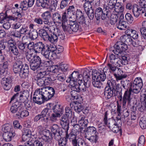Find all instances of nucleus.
<instances>
[{
	"instance_id": "obj_1",
	"label": "nucleus",
	"mask_w": 146,
	"mask_h": 146,
	"mask_svg": "<svg viewBox=\"0 0 146 146\" xmlns=\"http://www.w3.org/2000/svg\"><path fill=\"white\" fill-rule=\"evenodd\" d=\"M35 51L36 53H41L45 58L48 59L52 57V53L56 49V46L54 44L50 45L44 44L41 42L35 43Z\"/></svg>"
},
{
	"instance_id": "obj_2",
	"label": "nucleus",
	"mask_w": 146,
	"mask_h": 146,
	"mask_svg": "<svg viewBox=\"0 0 146 146\" xmlns=\"http://www.w3.org/2000/svg\"><path fill=\"white\" fill-rule=\"evenodd\" d=\"M119 84L117 85L116 81L113 79L108 81L104 93L107 99H109L112 97L115 96L117 95L118 92H119Z\"/></svg>"
},
{
	"instance_id": "obj_3",
	"label": "nucleus",
	"mask_w": 146,
	"mask_h": 146,
	"mask_svg": "<svg viewBox=\"0 0 146 146\" xmlns=\"http://www.w3.org/2000/svg\"><path fill=\"white\" fill-rule=\"evenodd\" d=\"M13 70L15 74H19L21 78H25L28 76L29 67L27 64H23L22 61L18 60L13 64Z\"/></svg>"
},
{
	"instance_id": "obj_4",
	"label": "nucleus",
	"mask_w": 146,
	"mask_h": 146,
	"mask_svg": "<svg viewBox=\"0 0 146 146\" xmlns=\"http://www.w3.org/2000/svg\"><path fill=\"white\" fill-rule=\"evenodd\" d=\"M121 84L123 87L127 90L125 91L123 96V107L125 108L127 102L128 105H129L132 98L131 97V92L132 91V84L128 80L122 81Z\"/></svg>"
},
{
	"instance_id": "obj_5",
	"label": "nucleus",
	"mask_w": 146,
	"mask_h": 146,
	"mask_svg": "<svg viewBox=\"0 0 146 146\" xmlns=\"http://www.w3.org/2000/svg\"><path fill=\"white\" fill-rule=\"evenodd\" d=\"M110 13L107 6H104L103 9L100 7L97 8L95 12V17L96 19V23L98 25L101 19L103 20L108 19L110 17Z\"/></svg>"
},
{
	"instance_id": "obj_6",
	"label": "nucleus",
	"mask_w": 146,
	"mask_h": 146,
	"mask_svg": "<svg viewBox=\"0 0 146 146\" xmlns=\"http://www.w3.org/2000/svg\"><path fill=\"white\" fill-rule=\"evenodd\" d=\"M48 73V72L44 71L40 72L37 74L35 80L36 81L38 86H45L52 81L50 78L47 77Z\"/></svg>"
},
{
	"instance_id": "obj_7",
	"label": "nucleus",
	"mask_w": 146,
	"mask_h": 146,
	"mask_svg": "<svg viewBox=\"0 0 146 146\" xmlns=\"http://www.w3.org/2000/svg\"><path fill=\"white\" fill-rule=\"evenodd\" d=\"M107 115L108 112L106 111L105 114L104 120V124L113 132L117 133L119 130V129L116 121L112 118L109 119L107 120Z\"/></svg>"
},
{
	"instance_id": "obj_8",
	"label": "nucleus",
	"mask_w": 146,
	"mask_h": 146,
	"mask_svg": "<svg viewBox=\"0 0 146 146\" xmlns=\"http://www.w3.org/2000/svg\"><path fill=\"white\" fill-rule=\"evenodd\" d=\"M40 93L44 101H47L52 98L54 94V89L51 87H45L41 88Z\"/></svg>"
},
{
	"instance_id": "obj_9",
	"label": "nucleus",
	"mask_w": 146,
	"mask_h": 146,
	"mask_svg": "<svg viewBox=\"0 0 146 146\" xmlns=\"http://www.w3.org/2000/svg\"><path fill=\"white\" fill-rule=\"evenodd\" d=\"M115 50H113V52L115 54L120 55L123 52H125L127 49V45L121 41L117 42L114 46Z\"/></svg>"
},
{
	"instance_id": "obj_10",
	"label": "nucleus",
	"mask_w": 146,
	"mask_h": 146,
	"mask_svg": "<svg viewBox=\"0 0 146 146\" xmlns=\"http://www.w3.org/2000/svg\"><path fill=\"white\" fill-rule=\"evenodd\" d=\"M107 69L106 67H105L104 69V72L100 73L97 72V71L96 70H94L92 71V82L95 81H104L106 78V76L105 73L106 72L105 70Z\"/></svg>"
},
{
	"instance_id": "obj_11",
	"label": "nucleus",
	"mask_w": 146,
	"mask_h": 146,
	"mask_svg": "<svg viewBox=\"0 0 146 146\" xmlns=\"http://www.w3.org/2000/svg\"><path fill=\"white\" fill-rule=\"evenodd\" d=\"M69 140L72 142L73 146H80V143H81L83 140L82 138H77V135L74 133L72 129L69 134Z\"/></svg>"
},
{
	"instance_id": "obj_12",
	"label": "nucleus",
	"mask_w": 146,
	"mask_h": 146,
	"mask_svg": "<svg viewBox=\"0 0 146 146\" xmlns=\"http://www.w3.org/2000/svg\"><path fill=\"white\" fill-rule=\"evenodd\" d=\"M52 18L54 21L60 23H62L64 21V20H65L67 19L66 13L64 12L63 13L61 17L59 14L55 13L53 14Z\"/></svg>"
},
{
	"instance_id": "obj_13",
	"label": "nucleus",
	"mask_w": 146,
	"mask_h": 146,
	"mask_svg": "<svg viewBox=\"0 0 146 146\" xmlns=\"http://www.w3.org/2000/svg\"><path fill=\"white\" fill-rule=\"evenodd\" d=\"M144 9H142L139 4L138 5H134L132 7V10L134 16L136 18H138L141 13L145 12L146 8Z\"/></svg>"
},
{
	"instance_id": "obj_14",
	"label": "nucleus",
	"mask_w": 146,
	"mask_h": 146,
	"mask_svg": "<svg viewBox=\"0 0 146 146\" xmlns=\"http://www.w3.org/2000/svg\"><path fill=\"white\" fill-rule=\"evenodd\" d=\"M43 135L44 137H45L46 139H44V137H42V138H44L45 141L46 142L48 143L47 146H52V139L53 138V135L49 130H45L43 132Z\"/></svg>"
},
{
	"instance_id": "obj_15",
	"label": "nucleus",
	"mask_w": 146,
	"mask_h": 146,
	"mask_svg": "<svg viewBox=\"0 0 146 146\" xmlns=\"http://www.w3.org/2000/svg\"><path fill=\"white\" fill-rule=\"evenodd\" d=\"M12 81V79L10 77L4 78L2 79L1 84L5 90H8L10 89Z\"/></svg>"
},
{
	"instance_id": "obj_16",
	"label": "nucleus",
	"mask_w": 146,
	"mask_h": 146,
	"mask_svg": "<svg viewBox=\"0 0 146 146\" xmlns=\"http://www.w3.org/2000/svg\"><path fill=\"white\" fill-rule=\"evenodd\" d=\"M33 101L34 102L40 105L44 102V100L40 93V91H35L33 95Z\"/></svg>"
},
{
	"instance_id": "obj_17",
	"label": "nucleus",
	"mask_w": 146,
	"mask_h": 146,
	"mask_svg": "<svg viewBox=\"0 0 146 146\" xmlns=\"http://www.w3.org/2000/svg\"><path fill=\"white\" fill-rule=\"evenodd\" d=\"M82 76V74H80L78 71H74L68 77V79L66 80L67 82H70L71 83L72 82L74 84L75 81L76 82V80L78 79V76Z\"/></svg>"
},
{
	"instance_id": "obj_18",
	"label": "nucleus",
	"mask_w": 146,
	"mask_h": 146,
	"mask_svg": "<svg viewBox=\"0 0 146 146\" xmlns=\"http://www.w3.org/2000/svg\"><path fill=\"white\" fill-rule=\"evenodd\" d=\"M69 119H68V118H64V117L61 118L60 124L62 128L65 130L66 134H68V131L69 128Z\"/></svg>"
},
{
	"instance_id": "obj_19",
	"label": "nucleus",
	"mask_w": 146,
	"mask_h": 146,
	"mask_svg": "<svg viewBox=\"0 0 146 146\" xmlns=\"http://www.w3.org/2000/svg\"><path fill=\"white\" fill-rule=\"evenodd\" d=\"M51 112V110L48 108H46L44 109L41 112V114H39L40 119L43 118V120H44V117H45V119L48 120V118L50 116Z\"/></svg>"
},
{
	"instance_id": "obj_20",
	"label": "nucleus",
	"mask_w": 146,
	"mask_h": 146,
	"mask_svg": "<svg viewBox=\"0 0 146 146\" xmlns=\"http://www.w3.org/2000/svg\"><path fill=\"white\" fill-rule=\"evenodd\" d=\"M62 23V26L64 31L69 34L72 33V30H71V24H68L67 19Z\"/></svg>"
},
{
	"instance_id": "obj_21",
	"label": "nucleus",
	"mask_w": 146,
	"mask_h": 146,
	"mask_svg": "<svg viewBox=\"0 0 146 146\" xmlns=\"http://www.w3.org/2000/svg\"><path fill=\"white\" fill-rule=\"evenodd\" d=\"M15 134L14 132L4 131L2 137L6 141L9 142L11 141L12 138L15 136Z\"/></svg>"
},
{
	"instance_id": "obj_22",
	"label": "nucleus",
	"mask_w": 146,
	"mask_h": 146,
	"mask_svg": "<svg viewBox=\"0 0 146 146\" xmlns=\"http://www.w3.org/2000/svg\"><path fill=\"white\" fill-rule=\"evenodd\" d=\"M43 22L45 24H48L49 20L51 19L52 16L50 12L47 11L43 13L41 15Z\"/></svg>"
},
{
	"instance_id": "obj_23",
	"label": "nucleus",
	"mask_w": 146,
	"mask_h": 146,
	"mask_svg": "<svg viewBox=\"0 0 146 146\" xmlns=\"http://www.w3.org/2000/svg\"><path fill=\"white\" fill-rule=\"evenodd\" d=\"M21 104L17 102H16L13 104L10 108V111L12 113H17L22 109V107L20 106Z\"/></svg>"
},
{
	"instance_id": "obj_24",
	"label": "nucleus",
	"mask_w": 146,
	"mask_h": 146,
	"mask_svg": "<svg viewBox=\"0 0 146 146\" xmlns=\"http://www.w3.org/2000/svg\"><path fill=\"white\" fill-rule=\"evenodd\" d=\"M84 131L85 132V136L93 135L97 133L96 128L93 126H89L86 128Z\"/></svg>"
},
{
	"instance_id": "obj_25",
	"label": "nucleus",
	"mask_w": 146,
	"mask_h": 146,
	"mask_svg": "<svg viewBox=\"0 0 146 146\" xmlns=\"http://www.w3.org/2000/svg\"><path fill=\"white\" fill-rule=\"evenodd\" d=\"M29 96V93L27 91H24L20 95L19 99L20 102L24 103L28 100V98Z\"/></svg>"
},
{
	"instance_id": "obj_26",
	"label": "nucleus",
	"mask_w": 146,
	"mask_h": 146,
	"mask_svg": "<svg viewBox=\"0 0 146 146\" xmlns=\"http://www.w3.org/2000/svg\"><path fill=\"white\" fill-rule=\"evenodd\" d=\"M84 84L80 86V91L84 92L87 90L88 88L89 87L91 84V81L90 79L88 80L85 79L84 80Z\"/></svg>"
},
{
	"instance_id": "obj_27",
	"label": "nucleus",
	"mask_w": 146,
	"mask_h": 146,
	"mask_svg": "<svg viewBox=\"0 0 146 146\" xmlns=\"http://www.w3.org/2000/svg\"><path fill=\"white\" fill-rule=\"evenodd\" d=\"M121 56V55H114L113 54H111L109 56L110 60V62H109L117 64V63H118L119 62V58Z\"/></svg>"
},
{
	"instance_id": "obj_28",
	"label": "nucleus",
	"mask_w": 146,
	"mask_h": 146,
	"mask_svg": "<svg viewBox=\"0 0 146 146\" xmlns=\"http://www.w3.org/2000/svg\"><path fill=\"white\" fill-rule=\"evenodd\" d=\"M68 139H69V134L67 133L66 134L65 137H60L58 140L59 146H66Z\"/></svg>"
},
{
	"instance_id": "obj_29",
	"label": "nucleus",
	"mask_w": 146,
	"mask_h": 146,
	"mask_svg": "<svg viewBox=\"0 0 146 146\" xmlns=\"http://www.w3.org/2000/svg\"><path fill=\"white\" fill-rule=\"evenodd\" d=\"M38 34L40 37L44 41H47L49 35L47 31L43 29H40L38 32Z\"/></svg>"
},
{
	"instance_id": "obj_30",
	"label": "nucleus",
	"mask_w": 146,
	"mask_h": 146,
	"mask_svg": "<svg viewBox=\"0 0 146 146\" xmlns=\"http://www.w3.org/2000/svg\"><path fill=\"white\" fill-rule=\"evenodd\" d=\"M52 109L54 113H59L60 115L63 113V107L60 104L55 105L53 107Z\"/></svg>"
},
{
	"instance_id": "obj_31",
	"label": "nucleus",
	"mask_w": 146,
	"mask_h": 146,
	"mask_svg": "<svg viewBox=\"0 0 146 146\" xmlns=\"http://www.w3.org/2000/svg\"><path fill=\"white\" fill-rule=\"evenodd\" d=\"M120 39L122 42L126 44H131V42L132 40L131 37L130 35H125L120 37Z\"/></svg>"
},
{
	"instance_id": "obj_32",
	"label": "nucleus",
	"mask_w": 146,
	"mask_h": 146,
	"mask_svg": "<svg viewBox=\"0 0 146 146\" xmlns=\"http://www.w3.org/2000/svg\"><path fill=\"white\" fill-rule=\"evenodd\" d=\"M29 114V112L27 111L26 110H22L21 109L19 111H18L16 114L15 116L18 118H22L28 116Z\"/></svg>"
},
{
	"instance_id": "obj_33",
	"label": "nucleus",
	"mask_w": 146,
	"mask_h": 146,
	"mask_svg": "<svg viewBox=\"0 0 146 146\" xmlns=\"http://www.w3.org/2000/svg\"><path fill=\"white\" fill-rule=\"evenodd\" d=\"M14 20L13 17L11 16H8L6 14L3 13H0V21L4 22L9 21V20Z\"/></svg>"
},
{
	"instance_id": "obj_34",
	"label": "nucleus",
	"mask_w": 146,
	"mask_h": 146,
	"mask_svg": "<svg viewBox=\"0 0 146 146\" xmlns=\"http://www.w3.org/2000/svg\"><path fill=\"white\" fill-rule=\"evenodd\" d=\"M62 133V129L59 127L55 132L54 133H53L52 135H54V139L56 140H58L60 137Z\"/></svg>"
},
{
	"instance_id": "obj_35",
	"label": "nucleus",
	"mask_w": 146,
	"mask_h": 146,
	"mask_svg": "<svg viewBox=\"0 0 146 146\" xmlns=\"http://www.w3.org/2000/svg\"><path fill=\"white\" fill-rule=\"evenodd\" d=\"M49 35L47 41L50 42L52 43H54L57 42L58 37L57 36V33L55 32H53L52 34Z\"/></svg>"
},
{
	"instance_id": "obj_36",
	"label": "nucleus",
	"mask_w": 146,
	"mask_h": 146,
	"mask_svg": "<svg viewBox=\"0 0 146 146\" xmlns=\"http://www.w3.org/2000/svg\"><path fill=\"white\" fill-rule=\"evenodd\" d=\"M127 23L123 20H120L119 23L117 24V27L120 30H125L127 27Z\"/></svg>"
},
{
	"instance_id": "obj_37",
	"label": "nucleus",
	"mask_w": 146,
	"mask_h": 146,
	"mask_svg": "<svg viewBox=\"0 0 146 146\" xmlns=\"http://www.w3.org/2000/svg\"><path fill=\"white\" fill-rule=\"evenodd\" d=\"M98 133L95 134V136L91 135V136H85V138L90 142L94 143H96L98 139Z\"/></svg>"
},
{
	"instance_id": "obj_38",
	"label": "nucleus",
	"mask_w": 146,
	"mask_h": 146,
	"mask_svg": "<svg viewBox=\"0 0 146 146\" xmlns=\"http://www.w3.org/2000/svg\"><path fill=\"white\" fill-rule=\"evenodd\" d=\"M142 83H140L138 85L133 84L132 86V91L135 94L139 93L142 87Z\"/></svg>"
},
{
	"instance_id": "obj_39",
	"label": "nucleus",
	"mask_w": 146,
	"mask_h": 146,
	"mask_svg": "<svg viewBox=\"0 0 146 146\" xmlns=\"http://www.w3.org/2000/svg\"><path fill=\"white\" fill-rule=\"evenodd\" d=\"M88 2H85L83 5L84 9L85 12L93 9L92 4V1H88Z\"/></svg>"
},
{
	"instance_id": "obj_40",
	"label": "nucleus",
	"mask_w": 146,
	"mask_h": 146,
	"mask_svg": "<svg viewBox=\"0 0 146 146\" xmlns=\"http://www.w3.org/2000/svg\"><path fill=\"white\" fill-rule=\"evenodd\" d=\"M116 66H117L118 65L115 64H113L110 62L107 64L108 68L110 71L114 72L117 69H118V71H119V72H120V71H122L120 68L117 67Z\"/></svg>"
},
{
	"instance_id": "obj_41",
	"label": "nucleus",
	"mask_w": 146,
	"mask_h": 146,
	"mask_svg": "<svg viewBox=\"0 0 146 146\" xmlns=\"http://www.w3.org/2000/svg\"><path fill=\"white\" fill-rule=\"evenodd\" d=\"M65 114L64 115V118L69 119L72 116V111L71 109L69 107H66L65 108Z\"/></svg>"
},
{
	"instance_id": "obj_42",
	"label": "nucleus",
	"mask_w": 146,
	"mask_h": 146,
	"mask_svg": "<svg viewBox=\"0 0 146 146\" xmlns=\"http://www.w3.org/2000/svg\"><path fill=\"white\" fill-rule=\"evenodd\" d=\"M28 34H29L30 37L32 40H35L36 39L38 36V33L36 30L30 31Z\"/></svg>"
},
{
	"instance_id": "obj_43",
	"label": "nucleus",
	"mask_w": 146,
	"mask_h": 146,
	"mask_svg": "<svg viewBox=\"0 0 146 146\" xmlns=\"http://www.w3.org/2000/svg\"><path fill=\"white\" fill-rule=\"evenodd\" d=\"M92 71H87L85 70L84 71L82 74L83 78L84 79V80H85V79L88 80V79H90V75H92Z\"/></svg>"
},
{
	"instance_id": "obj_44",
	"label": "nucleus",
	"mask_w": 146,
	"mask_h": 146,
	"mask_svg": "<svg viewBox=\"0 0 146 146\" xmlns=\"http://www.w3.org/2000/svg\"><path fill=\"white\" fill-rule=\"evenodd\" d=\"M73 23H74L73 25L72 24H71V30H72V33H73V32H76L78 30L79 26L78 24L77 23H75V21H72Z\"/></svg>"
},
{
	"instance_id": "obj_45",
	"label": "nucleus",
	"mask_w": 146,
	"mask_h": 146,
	"mask_svg": "<svg viewBox=\"0 0 146 146\" xmlns=\"http://www.w3.org/2000/svg\"><path fill=\"white\" fill-rule=\"evenodd\" d=\"M44 138H39L34 142V146H44Z\"/></svg>"
},
{
	"instance_id": "obj_46",
	"label": "nucleus",
	"mask_w": 146,
	"mask_h": 146,
	"mask_svg": "<svg viewBox=\"0 0 146 146\" xmlns=\"http://www.w3.org/2000/svg\"><path fill=\"white\" fill-rule=\"evenodd\" d=\"M121 59H119V61L123 65H125L128 64V60H129V57H128L127 55L121 56Z\"/></svg>"
},
{
	"instance_id": "obj_47",
	"label": "nucleus",
	"mask_w": 146,
	"mask_h": 146,
	"mask_svg": "<svg viewBox=\"0 0 146 146\" xmlns=\"http://www.w3.org/2000/svg\"><path fill=\"white\" fill-rule=\"evenodd\" d=\"M29 63L31 69L34 71L39 68L40 66L38 64H37L36 63L32 62V61L30 62Z\"/></svg>"
},
{
	"instance_id": "obj_48",
	"label": "nucleus",
	"mask_w": 146,
	"mask_h": 146,
	"mask_svg": "<svg viewBox=\"0 0 146 146\" xmlns=\"http://www.w3.org/2000/svg\"><path fill=\"white\" fill-rule=\"evenodd\" d=\"M126 21L129 23H132L133 21V18L131 15L129 13H127L125 16Z\"/></svg>"
},
{
	"instance_id": "obj_49",
	"label": "nucleus",
	"mask_w": 146,
	"mask_h": 146,
	"mask_svg": "<svg viewBox=\"0 0 146 146\" xmlns=\"http://www.w3.org/2000/svg\"><path fill=\"white\" fill-rule=\"evenodd\" d=\"M51 112L50 113V116L49 117H50L51 120L53 121H55L56 120L57 118L58 117H60L61 115L59 113H53L51 114Z\"/></svg>"
},
{
	"instance_id": "obj_50",
	"label": "nucleus",
	"mask_w": 146,
	"mask_h": 146,
	"mask_svg": "<svg viewBox=\"0 0 146 146\" xmlns=\"http://www.w3.org/2000/svg\"><path fill=\"white\" fill-rule=\"evenodd\" d=\"M139 125L143 129L146 127V118L142 117L141 118L139 122Z\"/></svg>"
},
{
	"instance_id": "obj_51",
	"label": "nucleus",
	"mask_w": 146,
	"mask_h": 146,
	"mask_svg": "<svg viewBox=\"0 0 146 146\" xmlns=\"http://www.w3.org/2000/svg\"><path fill=\"white\" fill-rule=\"evenodd\" d=\"M118 18V16L115 15L113 14L111 16L110 20V23L112 25L115 24L117 21Z\"/></svg>"
},
{
	"instance_id": "obj_52",
	"label": "nucleus",
	"mask_w": 146,
	"mask_h": 146,
	"mask_svg": "<svg viewBox=\"0 0 146 146\" xmlns=\"http://www.w3.org/2000/svg\"><path fill=\"white\" fill-rule=\"evenodd\" d=\"M123 11V7L119 4L117 3L115 7V11L118 14L122 13Z\"/></svg>"
},
{
	"instance_id": "obj_53",
	"label": "nucleus",
	"mask_w": 146,
	"mask_h": 146,
	"mask_svg": "<svg viewBox=\"0 0 146 146\" xmlns=\"http://www.w3.org/2000/svg\"><path fill=\"white\" fill-rule=\"evenodd\" d=\"M90 20H92L94 17V13L93 9L85 12Z\"/></svg>"
},
{
	"instance_id": "obj_54",
	"label": "nucleus",
	"mask_w": 146,
	"mask_h": 146,
	"mask_svg": "<svg viewBox=\"0 0 146 146\" xmlns=\"http://www.w3.org/2000/svg\"><path fill=\"white\" fill-rule=\"evenodd\" d=\"M32 62L36 63L37 64H38L40 65L42 63V61L40 58L38 56H36L34 57V58L31 60Z\"/></svg>"
},
{
	"instance_id": "obj_55",
	"label": "nucleus",
	"mask_w": 146,
	"mask_h": 146,
	"mask_svg": "<svg viewBox=\"0 0 146 146\" xmlns=\"http://www.w3.org/2000/svg\"><path fill=\"white\" fill-rule=\"evenodd\" d=\"M145 138L144 136L141 135L139 139L138 146H143L145 143Z\"/></svg>"
},
{
	"instance_id": "obj_56",
	"label": "nucleus",
	"mask_w": 146,
	"mask_h": 146,
	"mask_svg": "<svg viewBox=\"0 0 146 146\" xmlns=\"http://www.w3.org/2000/svg\"><path fill=\"white\" fill-rule=\"evenodd\" d=\"M20 33L22 34H28L29 32L28 28L27 26H23L20 31Z\"/></svg>"
},
{
	"instance_id": "obj_57",
	"label": "nucleus",
	"mask_w": 146,
	"mask_h": 146,
	"mask_svg": "<svg viewBox=\"0 0 146 146\" xmlns=\"http://www.w3.org/2000/svg\"><path fill=\"white\" fill-rule=\"evenodd\" d=\"M77 92H78L74 90L71 92V95L73 99L77 100L79 99L80 95L78 94Z\"/></svg>"
},
{
	"instance_id": "obj_58",
	"label": "nucleus",
	"mask_w": 146,
	"mask_h": 146,
	"mask_svg": "<svg viewBox=\"0 0 146 146\" xmlns=\"http://www.w3.org/2000/svg\"><path fill=\"white\" fill-rule=\"evenodd\" d=\"M20 8L22 10H23V8H25L24 10L26 9L28 7L27 1H22L20 5Z\"/></svg>"
},
{
	"instance_id": "obj_59",
	"label": "nucleus",
	"mask_w": 146,
	"mask_h": 146,
	"mask_svg": "<svg viewBox=\"0 0 146 146\" xmlns=\"http://www.w3.org/2000/svg\"><path fill=\"white\" fill-rule=\"evenodd\" d=\"M57 78V80L62 82L65 80V76L63 73L58 74Z\"/></svg>"
},
{
	"instance_id": "obj_60",
	"label": "nucleus",
	"mask_w": 146,
	"mask_h": 146,
	"mask_svg": "<svg viewBox=\"0 0 146 146\" xmlns=\"http://www.w3.org/2000/svg\"><path fill=\"white\" fill-rule=\"evenodd\" d=\"M50 4V2L48 0H42V4L40 6L43 8H47Z\"/></svg>"
},
{
	"instance_id": "obj_61",
	"label": "nucleus",
	"mask_w": 146,
	"mask_h": 146,
	"mask_svg": "<svg viewBox=\"0 0 146 146\" xmlns=\"http://www.w3.org/2000/svg\"><path fill=\"white\" fill-rule=\"evenodd\" d=\"M69 3V1L67 0H64L61 1L60 5V8L63 9L67 7Z\"/></svg>"
},
{
	"instance_id": "obj_62",
	"label": "nucleus",
	"mask_w": 146,
	"mask_h": 146,
	"mask_svg": "<svg viewBox=\"0 0 146 146\" xmlns=\"http://www.w3.org/2000/svg\"><path fill=\"white\" fill-rule=\"evenodd\" d=\"M27 42L23 43L20 42L18 44V46L19 49L21 50L24 51L27 44H26Z\"/></svg>"
},
{
	"instance_id": "obj_63",
	"label": "nucleus",
	"mask_w": 146,
	"mask_h": 146,
	"mask_svg": "<svg viewBox=\"0 0 146 146\" xmlns=\"http://www.w3.org/2000/svg\"><path fill=\"white\" fill-rule=\"evenodd\" d=\"M74 108L75 110L79 113L82 110L83 107L82 105L80 104L78 105L75 106Z\"/></svg>"
},
{
	"instance_id": "obj_64",
	"label": "nucleus",
	"mask_w": 146,
	"mask_h": 146,
	"mask_svg": "<svg viewBox=\"0 0 146 146\" xmlns=\"http://www.w3.org/2000/svg\"><path fill=\"white\" fill-rule=\"evenodd\" d=\"M140 32L142 36L146 40V27H143L140 29Z\"/></svg>"
}]
</instances>
